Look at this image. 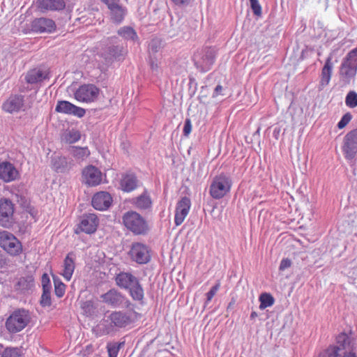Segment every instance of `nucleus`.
Returning <instances> with one entry per match:
<instances>
[{"mask_svg":"<svg viewBox=\"0 0 357 357\" xmlns=\"http://www.w3.org/2000/svg\"><path fill=\"white\" fill-rule=\"evenodd\" d=\"M132 323L130 313L125 311H114L105 316L93 328L97 336L113 335L120 329Z\"/></svg>","mask_w":357,"mask_h":357,"instance_id":"nucleus-1","label":"nucleus"},{"mask_svg":"<svg viewBox=\"0 0 357 357\" xmlns=\"http://www.w3.org/2000/svg\"><path fill=\"white\" fill-rule=\"evenodd\" d=\"M122 225L126 230L135 236H146L150 231L146 218L136 211L130 210L122 215Z\"/></svg>","mask_w":357,"mask_h":357,"instance_id":"nucleus-2","label":"nucleus"},{"mask_svg":"<svg viewBox=\"0 0 357 357\" xmlns=\"http://www.w3.org/2000/svg\"><path fill=\"white\" fill-rule=\"evenodd\" d=\"M350 344V339L345 333H341L336 337V344H329L323 349L318 357H357L354 349L347 350Z\"/></svg>","mask_w":357,"mask_h":357,"instance_id":"nucleus-3","label":"nucleus"},{"mask_svg":"<svg viewBox=\"0 0 357 357\" xmlns=\"http://www.w3.org/2000/svg\"><path fill=\"white\" fill-rule=\"evenodd\" d=\"M30 312L24 308L13 310L6 319L5 326L10 333H17L24 329L31 321Z\"/></svg>","mask_w":357,"mask_h":357,"instance_id":"nucleus-4","label":"nucleus"},{"mask_svg":"<svg viewBox=\"0 0 357 357\" xmlns=\"http://www.w3.org/2000/svg\"><path fill=\"white\" fill-rule=\"evenodd\" d=\"M232 184L231 176L221 172L213 178L209 186V195L214 199H221L230 192Z\"/></svg>","mask_w":357,"mask_h":357,"instance_id":"nucleus-5","label":"nucleus"},{"mask_svg":"<svg viewBox=\"0 0 357 357\" xmlns=\"http://www.w3.org/2000/svg\"><path fill=\"white\" fill-rule=\"evenodd\" d=\"M216 58V50L205 47L197 50L193 55L194 65L200 72L206 73L211 70Z\"/></svg>","mask_w":357,"mask_h":357,"instance_id":"nucleus-6","label":"nucleus"},{"mask_svg":"<svg viewBox=\"0 0 357 357\" xmlns=\"http://www.w3.org/2000/svg\"><path fill=\"white\" fill-rule=\"evenodd\" d=\"M101 298L105 303L113 307L134 310L135 304L132 303L124 294L115 289L109 290L102 294Z\"/></svg>","mask_w":357,"mask_h":357,"instance_id":"nucleus-7","label":"nucleus"},{"mask_svg":"<svg viewBox=\"0 0 357 357\" xmlns=\"http://www.w3.org/2000/svg\"><path fill=\"white\" fill-rule=\"evenodd\" d=\"M32 108V102L30 98H24V96L19 94H12L2 104V109L4 112H26Z\"/></svg>","mask_w":357,"mask_h":357,"instance_id":"nucleus-8","label":"nucleus"},{"mask_svg":"<svg viewBox=\"0 0 357 357\" xmlns=\"http://www.w3.org/2000/svg\"><path fill=\"white\" fill-rule=\"evenodd\" d=\"M128 255L132 261L139 265L146 264L151 259V250L150 247L141 242L132 243Z\"/></svg>","mask_w":357,"mask_h":357,"instance_id":"nucleus-9","label":"nucleus"},{"mask_svg":"<svg viewBox=\"0 0 357 357\" xmlns=\"http://www.w3.org/2000/svg\"><path fill=\"white\" fill-rule=\"evenodd\" d=\"M0 247L12 256L19 255L22 251L20 241L10 232H0Z\"/></svg>","mask_w":357,"mask_h":357,"instance_id":"nucleus-10","label":"nucleus"},{"mask_svg":"<svg viewBox=\"0 0 357 357\" xmlns=\"http://www.w3.org/2000/svg\"><path fill=\"white\" fill-rule=\"evenodd\" d=\"M99 225L98 216L93 213L83 214L80 217L79 222L75 226L74 232L79 234L84 232L87 234H92L97 230Z\"/></svg>","mask_w":357,"mask_h":357,"instance_id":"nucleus-11","label":"nucleus"},{"mask_svg":"<svg viewBox=\"0 0 357 357\" xmlns=\"http://www.w3.org/2000/svg\"><path fill=\"white\" fill-rule=\"evenodd\" d=\"M15 205L8 198L0 199V226L5 228H10L14 222Z\"/></svg>","mask_w":357,"mask_h":357,"instance_id":"nucleus-12","label":"nucleus"},{"mask_svg":"<svg viewBox=\"0 0 357 357\" xmlns=\"http://www.w3.org/2000/svg\"><path fill=\"white\" fill-rule=\"evenodd\" d=\"M50 69L45 66H38L30 69L24 75L26 82L31 85L41 84L50 78Z\"/></svg>","mask_w":357,"mask_h":357,"instance_id":"nucleus-13","label":"nucleus"},{"mask_svg":"<svg viewBox=\"0 0 357 357\" xmlns=\"http://www.w3.org/2000/svg\"><path fill=\"white\" fill-rule=\"evenodd\" d=\"M344 158L347 160H353L357 154V129L346 134L342 147Z\"/></svg>","mask_w":357,"mask_h":357,"instance_id":"nucleus-14","label":"nucleus"},{"mask_svg":"<svg viewBox=\"0 0 357 357\" xmlns=\"http://www.w3.org/2000/svg\"><path fill=\"white\" fill-rule=\"evenodd\" d=\"M116 38H111V44L104 50L102 53L104 58L107 62L113 61H122L127 54V49L123 44H114V41Z\"/></svg>","mask_w":357,"mask_h":357,"instance_id":"nucleus-15","label":"nucleus"},{"mask_svg":"<svg viewBox=\"0 0 357 357\" xmlns=\"http://www.w3.org/2000/svg\"><path fill=\"white\" fill-rule=\"evenodd\" d=\"M119 184V189L123 192L130 193L139 187L140 181L134 172L128 170L121 174Z\"/></svg>","mask_w":357,"mask_h":357,"instance_id":"nucleus-16","label":"nucleus"},{"mask_svg":"<svg viewBox=\"0 0 357 357\" xmlns=\"http://www.w3.org/2000/svg\"><path fill=\"white\" fill-rule=\"evenodd\" d=\"M82 174L84 182L88 186H96L102 183V174L101 171L92 165L84 167Z\"/></svg>","mask_w":357,"mask_h":357,"instance_id":"nucleus-17","label":"nucleus"},{"mask_svg":"<svg viewBox=\"0 0 357 357\" xmlns=\"http://www.w3.org/2000/svg\"><path fill=\"white\" fill-rule=\"evenodd\" d=\"M99 93V89L93 84H84L75 91V97L80 102L94 101Z\"/></svg>","mask_w":357,"mask_h":357,"instance_id":"nucleus-18","label":"nucleus"},{"mask_svg":"<svg viewBox=\"0 0 357 357\" xmlns=\"http://www.w3.org/2000/svg\"><path fill=\"white\" fill-rule=\"evenodd\" d=\"M130 203L142 212H150L153 208V202L147 190H144L141 195L132 197L130 200Z\"/></svg>","mask_w":357,"mask_h":357,"instance_id":"nucleus-19","label":"nucleus"},{"mask_svg":"<svg viewBox=\"0 0 357 357\" xmlns=\"http://www.w3.org/2000/svg\"><path fill=\"white\" fill-rule=\"evenodd\" d=\"M191 207L190 199L186 196L181 197L177 202L175 209L174 223L181 225L189 213Z\"/></svg>","mask_w":357,"mask_h":357,"instance_id":"nucleus-20","label":"nucleus"},{"mask_svg":"<svg viewBox=\"0 0 357 357\" xmlns=\"http://www.w3.org/2000/svg\"><path fill=\"white\" fill-rule=\"evenodd\" d=\"M74 166V161L63 155H53L51 157V168L56 173H67Z\"/></svg>","mask_w":357,"mask_h":357,"instance_id":"nucleus-21","label":"nucleus"},{"mask_svg":"<svg viewBox=\"0 0 357 357\" xmlns=\"http://www.w3.org/2000/svg\"><path fill=\"white\" fill-rule=\"evenodd\" d=\"M356 70L357 61L355 59L349 58V56L347 55L341 63L340 70L341 77L345 82H349L350 80L356 75Z\"/></svg>","mask_w":357,"mask_h":357,"instance_id":"nucleus-22","label":"nucleus"},{"mask_svg":"<svg viewBox=\"0 0 357 357\" xmlns=\"http://www.w3.org/2000/svg\"><path fill=\"white\" fill-rule=\"evenodd\" d=\"M112 201V197L109 192L100 191L93 196L91 204L95 209L102 211L109 208Z\"/></svg>","mask_w":357,"mask_h":357,"instance_id":"nucleus-23","label":"nucleus"},{"mask_svg":"<svg viewBox=\"0 0 357 357\" xmlns=\"http://www.w3.org/2000/svg\"><path fill=\"white\" fill-rule=\"evenodd\" d=\"M20 176L18 170L8 161L0 163V178L6 183L17 180Z\"/></svg>","mask_w":357,"mask_h":357,"instance_id":"nucleus-24","label":"nucleus"},{"mask_svg":"<svg viewBox=\"0 0 357 357\" xmlns=\"http://www.w3.org/2000/svg\"><path fill=\"white\" fill-rule=\"evenodd\" d=\"M31 30L36 33H51L56 29L55 22L49 18H36L31 22Z\"/></svg>","mask_w":357,"mask_h":357,"instance_id":"nucleus-25","label":"nucleus"},{"mask_svg":"<svg viewBox=\"0 0 357 357\" xmlns=\"http://www.w3.org/2000/svg\"><path fill=\"white\" fill-rule=\"evenodd\" d=\"M114 280L119 288L128 290L139 279L130 272L121 271L116 274Z\"/></svg>","mask_w":357,"mask_h":357,"instance_id":"nucleus-26","label":"nucleus"},{"mask_svg":"<svg viewBox=\"0 0 357 357\" xmlns=\"http://www.w3.org/2000/svg\"><path fill=\"white\" fill-rule=\"evenodd\" d=\"M331 57L328 56L325 62L324 66L321 69V77L319 82V89L322 90L326 86L331 79L333 65L331 61Z\"/></svg>","mask_w":357,"mask_h":357,"instance_id":"nucleus-27","label":"nucleus"},{"mask_svg":"<svg viewBox=\"0 0 357 357\" xmlns=\"http://www.w3.org/2000/svg\"><path fill=\"white\" fill-rule=\"evenodd\" d=\"M110 20L115 24H120L127 15V8L122 3L108 8Z\"/></svg>","mask_w":357,"mask_h":357,"instance_id":"nucleus-28","label":"nucleus"},{"mask_svg":"<svg viewBox=\"0 0 357 357\" xmlns=\"http://www.w3.org/2000/svg\"><path fill=\"white\" fill-rule=\"evenodd\" d=\"M64 0H40L39 8L42 12L59 11L65 8Z\"/></svg>","mask_w":357,"mask_h":357,"instance_id":"nucleus-29","label":"nucleus"},{"mask_svg":"<svg viewBox=\"0 0 357 357\" xmlns=\"http://www.w3.org/2000/svg\"><path fill=\"white\" fill-rule=\"evenodd\" d=\"M75 268V255L73 252H69L63 260V269L61 273L62 276L67 281H70L71 280Z\"/></svg>","mask_w":357,"mask_h":357,"instance_id":"nucleus-30","label":"nucleus"},{"mask_svg":"<svg viewBox=\"0 0 357 357\" xmlns=\"http://www.w3.org/2000/svg\"><path fill=\"white\" fill-rule=\"evenodd\" d=\"M126 291L134 301L142 305L144 304V290L139 280Z\"/></svg>","mask_w":357,"mask_h":357,"instance_id":"nucleus-31","label":"nucleus"},{"mask_svg":"<svg viewBox=\"0 0 357 357\" xmlns=\"http://www.w3.org/2000/svg\"><path fill=\"white\" fill-rule=\"evenodd\" d=\"M81 132L76 128H68L61 135V142L66 144H72L80 140Z\"/></svg>","mask_w":357,"mask_h":357,"instance_id":"nucleus-32","label":"nucleus"},{"mask_svg":"<svg viewBox=\"0 0 357 357\" xmlns=\"http://www.w3.org/2000/svg\"><path fill=\"white\" fill-rule=\"evenodd\" d=\"M34 286V278L32 275L21 277L15 284L17 291L25 294Z\"/></svg>","mask_w":357,"mask_h":357,"instance_id":"nucleus-33","label":"nucleus"},{"mask_svg":"<svg viewBox=\"0 0 357 357\" xmlns=\"http://www.w3.org/2000/svg\"><path fill=\"white\" fill-rule=\"evenodd\" d=\"M119 36H121L126 40L136 42L138 40V36L135 30L129 26L121 27L117 31Z\"/></svg>","mask_w":357,"mask_h":357,"instance_id":"nucleus-34","label":"nucleus"},{"mask_svg":"<svg viewBox=\"0 0 357 357\" xmlns=\"http://www.w3.org/2000/svg\"><path fill=\"white\" fill-rule=\"evenodd\" d=\"M70 152L75 159L80 160H84L91 154L90 151L87 146L82 147L72 146L70 148Z\"/></svg>","mask_w":357,"mask_h":357,"instance_id":"nucleus-35","label":"nucleus"},{"mask_svg":"<svg viewBox=\"0 0 357 357\" xmlns=\"http://www.w3.org/2000/svg\"><path fill=\"white\" fill-rule=\"evenodd\" d=\"M55 112H86V110L82 107L75 106L68 101L61 100L58 101Z\"/></svg>","mask_w":357,"mask_h":357,"instance_id":"nucleus-36","label":"nucleus"},{"mask_svg":"<svg viewBox=\"0 0 357 357\" xmlns=\"http://www.w3.org/2000/svg\"><path fill=\"white\" fill-rule=\"evenodd\" d=\"M259 301L260 302V310H264L268 307H271L275 303L274 297L270 293L267 292L261 293L259 297Z\"/></svg>","mask_w":357,"mask_h":357,"instance_id":"nucleus-37","label":"nucleus"},{"mask_svg":"<svg viewBox=\"0 0 357 357\" xmlns=\"http://www.w3.org/2000/svg\"><path fill=\"white\" fill-rule=\"evenodd\" d=\"M125 345V342H110L107 344L106 348L109 357H117L120 349Z\"/></svg>","mask_w":357,"mask_h":357,"instance_id":"nucleus-38","label":"nucleus"},{"mask_svg":"<svg viewBox=\"0 0 357 357\" xmlns=\"http://www.w3.org/2000/svg\"><path fill=\"white\" fill-rule=\"evenodd\" d=\"M54 294L58 298H62L66 292V285L57 277L53 278Z\"/></svg>","mask_w":357,"mask_h":357,"instance_id":"nucleus-39","label":"nucleus"},{"mask_svg":"<svg viewBox=\"0 0 357 357\" xmlns=\"http://www.w3.org/2000/svg\"><path fill=\"white\" fill-rule=\"evenodd\" d=\"M51 291L52 290H43L40 300V304L42 307H50L52 305Z\"/></svg>","mask_w":357,"mask_h":357,"instance_id":"nucleus-40","label":"nucleus"},{"mask_svg":"<svg viewBox=\"0 0 357 357\" xmlns=\"http://www.w3.org/2000/svg\"><path fill=\"white\" fill-rule=\"evenodd\" d=\"M1 357H21L17 348L7 347L0 352Z\"/></svg>","mask_w":357,"mask_h":357,"instance_id":"nucleus-41","label":"nucleus"},{"mask_svg":"<svg viewBox=\"0 0 357 357\" xmlns=\"http://www.w3.org/2000/svg\"><path fill=\"white\" fill-rule=\"evenodd\" d=\"M220 283L218 282L215 285H213L210 290L206 294V299L204 303V307H206L212 300L215 294L217 293L218 289H220Z\"/></svg>","mask_w":357,"mask_h":357,"instance_id":"nucleus-42","label":"nucleus"},{"mask_svg":"<svg viewBox=\"0 0 357 357\" xmlns=\"http://www.w3.org/2000/svg\"><path fill=\"white\" fill-rule=\"evenodd\" d=\"M346 104L351 108L357 106V93L354 91H350L346 97Z\"/></svg>","mask_w":357,"mask_h":357,"instance_id":"nucleus-43","label":"nucleus"},{"mask_svg":"<svg viewBox=\"0 0 357 357\" xmlns=\"http://www.w3.org/2000/svg\"><path fill=\"white\" fill-rule=\"evenodd\" d=\"M41 284L43 290H52V284L49 275L44 273L41 277Z\"/></svg>","mask_w":357,"mask_h":357,"instance_id":"nucleus-44","label":"nucleus"},{"mask_svg":"<svg viewBox=\"0 0 357 357\" xmlns=\"http://www.w3.org/2000/svg\"><path fill=\"white\" fill-rule=\"evenodd\" d=\"M250 6L254 15L256 16L261 15V6L258 0H250Z\"/></svg>","mask_w":357,"mask_h":357,"instance_id":"nucleus-45","label":"nucleus"},{"mask_svg":"<svg viewBox=\"0 0 357 357\" xmlns=\"http://www.w3.org/2000/svg\"><path fill=\"white\" fill-rule=\"evenodd\" d=\"M352 116L350 113H345L343 116L341 118L340 121L337 123V128L339 129L344 128L351 120Z\"/></svg>","mask_w":357,"mask_h":357,"instance_id":"nucleus-46","label":"nucleus"},{"mask_svg":"<svg viewBox=\"0 0 357 357\" xmlns=\"http://www.w3.org/2000/svg\"><path fill=\"white\" fill-rule=\"evenodd\" d=\"M160 47V41L158 39H153L149 45V50L151 53L158 52Z\"/></svg>","mask_w":357,"mask_h":357,"instance_id":"nucleus-47","label":"nucleus"},{"mask_svg":"<svg viewBox=\"0 0 357 357\" xmlns=\"http://www.w3.org/2000/svg\"><path fill=\"white\" fill-rule=\"evenodd\" d=\"M192 130V123L189 118H186L184 121L183 135L185 137H188Z\"/></svg>","mask_w":357,"mask_h":357,"instance_id":"nucleus-48","label":"nucleus"},{"mask_svg":"<svg viewBox=\"0 0 357 357\" xmlns=\"http://www.w3.org/2000/svg\"><path fill=\"white\" fill-rule=\"evenodd\" d=\"M291 265V261L288 258L282 259L279 266V270L284 271L287 268H289Z\"/></svg>","mask_w":357,"mask_h":357,"instance_id":"nucleus-49","label":"nucleus"},{"mask_svg":"<svg viewBox=\"0 0 357 357\" xmlns=\"http://www.w3.org/2000/svg\"><path fill=\"white\" fill-rule=\"evenodd\" d=\"M82 309L84 310V311L86 312V313H89L91 314V312L93 309V303L92 301H87L86 302H84L83 304H82Z\"/></svg>","mask_w":357,"mask_h":357,"instance_id":"nucleus-50","label":"nucleus"},{"mask_svg":"<svg viewBox=\"0 0 357 357\" xmlns=\"http://www.w3.org/2000/svg\"><path fill=\"white\" fill-rule=\"evenodd\" d=\"M222 91H223V87L220 84H218L213 89L212 96L213 98H215L220 95H223Z\"/></svg>","mask_w":357,"mask_h":357,"instance_id":"nucleus-51","label":"nucleus"},{"mask_svg":"<svg viewBox=\"0 0 357 357\" xmlns=\"http://www.w3.org/2000/svg\"><path fill=\"white\" fill-rule=\"evenodd\" d=\"M150 66L153 73H158L159 68L158 64L151 57L150 59Z\"/></svg>","mask_w":357,"mask_h":357,"instance_id":"nucleus-52","label":"nucleus"},{"mask_svg":"<svg viewBox=\"0 0 357 357\" xmlns=\"http://www.w3.org/2000/svg\"><path fill=\"white\" fill-rule=\"evenodd\" d=\"M177 6H188L191 0H172Z\"/></svg>","mask_w":357,"mask_h":357,"instance_id":"nucleus-53","label":"nucleus"},{"mask_svg":"<svg viewBox=\"0 0 357 357\" xmlns=\"http://www.w3.org/2000/svg\"><path fill=\"white\" fill-rule=\"evenodd\" d=\"M347 55L349 56V58L355 59V60L357 61V47L350 51Z\"/></svg>","mask_w":357,"mask_h":357,"instance_id":"nucleus-54","label":"nucleus"},{"mask_svg":"<svg viewBox=\"0 0 357 357\" xmlns=\"http://www.w3.org/2000/svg\"><path fill=\"white\" fill-rule=\"evenodd\" d=\"M287 114L291 118L292 124L293 125L296 124L298 122L295 120V114H296L297 113H287Z\"/></svg>","mask_w":357,"mask_h":357,"instance_id":"nucleus-55","label":"nucleus"},{"mask_svg":"<svg viewBox=\"0 0 357 357\" xmlns=\"http://www.w3.org/2000/svg\"><path fill=\"white\" fill-rule=\"evenodd\" d=\"M257 316H258L257 312H255V311H252V312H251V314H250V319H255Z\"/></svg>","mask_w":357,"mask_h":357,"instance_id":"nucleus-56","label":"nucleus"},{"mask_svg":"<svg viewBox=\"0 0 357 357\" xmlns=\"http://www.w3.org/2000/svg\"><path fill=\"white\" fill-rule=\"evenodd\" d=\"M71 114L77 116L78 118H82L85 114V113H71Z\"/></svg>","mask_w":357,"mask_h":357,"instance_id":"nucleus-57","label":"nucleus"},{"mask_svg":"<svg viewBox=\"0 0 357 357\" xmlns=\"http://www.w3.org/2000/svg\"><path fill=\"white\" fill-rule=\"evenodd\" d=\"M278 132H280V130H278V132H276V129L274 130V132H273L274 135L278 134Z\"/></svg>","mask_w":357,"mask_h":357,"instance_id":"nucleus-58","label":"nucleus"},{"mask_svg":"<svg viewBox=\"0 0 357 357\" xmlns=\"http://www.w3.org/2000/svg\"><path fill=\"white\" fill-rule=\"evenodd\" d=\"M278 132H280V130H278V132H276V129L274 130V132H273L274 135L278 134Z\"/></svg>","mask_w":357,"mask_h":357,"instance_id":"nucleus-59","label":"nucleus"},{"mask_svg":"<svg viewBox=\"0 0 357 357\" xmlns=\"http://www.w3.org/2000/svg\"><path fill=\"white\" fill-rule=\"evenodd\" d=\"M278 132H280V130H278V132H276V129L274 130V132H273L274 135L278 134Z\"/></svg>","mask_w":357,"mask_h":357,"instance_id":"nucleus-60","label":"nucleus"},{"mask_svg":"<svg viewBox=\"0 0 357 357\" xmlns=\"http://www.w3.org/2000/svg\"><path fill=\"white\" fill-rule=\"evenodd\" d=\"M93 357H102V356H100L99 354H95Z\"/></svg>","mask_w":357,"mask_h":357,"instance_id":"nucleus-61","label":"nucleus"},{"mask_svg":"<svg viewBox=\"0 0 357 357\" xmlns=\"http://www.w3.org/2000/svg\"><path fill=\"white\" fill-rule=\"evenodd\" d=\"M1 259H0V267L1 266Z\"/></svg>","mask_w":357,"mask_h":357,"instance_id":"nucleus-62","label":"nucleus"},{"mask_svg":"<svg viewBox=\"0 0 357 357\" xmlns=\"http://www.w3.org/2000/svg\"><path fill=\"white\" fill-rule=\"evenodd\" d=\"M0 347H2V345L0 344Z\"/></svg>","mask_w":357,"mask_h":357,"instance_id":"nucleus-63","label":"nucleus"}]
</instances>
